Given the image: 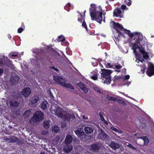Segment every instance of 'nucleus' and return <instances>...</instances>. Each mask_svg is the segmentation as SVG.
<instances>
[{"instance_id":"1","label":"nucleus","mask_w":154,"mask_h":154,"mask_svg":"<svg viewBox=\"0 0 154 154\" xmlns=\"http://www.w3.org/2000/svg\"><path fill=\"white\" fill-rule=\"evenodd\" d=\"M111 24L113 28L120 34H122L123 32L125 33L128 34L131 39L135 40L132 44V49L133 50V52L137 59L136 61L138 63H140L137 65L141 67L142 64H143V61H144V60L140 58L137 55L136 50L137 49L139 50L141 54L144 59L146 60L149 58L148 53L143 49L144 47L147 45V42L143 40V38L142 33L137 32L131 33L130 31L124 29L122 25L118 23H115L114 21H112L111 23Z\"/></svg>"},{"instance_id":"2","label":"nucleus","mask_w":154,"mask_h":154,"mask_svg":"<svg viewBox=\"0 0 154 154\" xmlns=\"http://www.w3.org/2000/svg\"><path fill=\"white\" fill-rule=\"evenodd\" d=\"M50 111L52 114L57 115L65 121L68 122L72 121L75 118V116L73 114L70 113L55 103L52 105Z\"/></svg>"},{"instance_id":"3","label":"nucleus","mask_w":154,"mask_h":154,"mask_svg":"<svg viewBox=\"0 0 154 154\" xmlns=\"http://www.w3.org/2000/svg\"><path fill=\"white\" fill-rule=\"evenodd\" d=\"M89 10L92 20H95L100 24L102 21L105 22V14L102 13V8L100 6L97 7L95 5L91 4Z\"/></svg>"},{"instance_id":"4","label":"nucleus","mask_w":154,"mask_h":154,"mask_svg":"<svg viewBox=\"0 0 154 154\" xmlns=\"http://www.w3.org/2000/svg\"><path fill=\"white\" fill-rule=\"evenodd\" d=\"M102 72L101 78L103 83L107 84H110L111 81L110 75L112 73V71L110 70L103 69L102 70Z\"/></svg>"},{"instance_id":"5","label":"nucleus","mask_w":154,"mask_h":154,"mask_svg":"<svg viewBox=\"0 0 154 154\" xmlns=\"http://www.w3.org/2000/svg\"><path fill=\"white\" fill-rule=\"evenodd\" d=\"M54 79L58 83L61 85L68 88L71 89H74V88L71 84H69L64 79L58 76H53Z\"/></svg>"},{"instance_id":"6","label":"nucleus","mask_w":154,"mask_h":154,"mask_svg":"<svg viewBox=\"0 0 154 154\" xmlns=\"http://www.w3.org/2000/svg\"><path fill=\"white\" fill-rule=\"evenodd\" d=\"M148 68L146 72V74L149 76L154 75V65L151 62H148Z\"/></svg>"},{"instance_id":"7","label":"nucleus","mask_w":154,"mask_h":154,"mask_svg":"<svg viewBox=\"0 0 154 154\" xmlns=\"http://www.w3.org/2000/svg\"><path fill=\"white\" fill-rule=\"evenodd\" d=\"M4 63L8 64V66H12V64L11 61H10L9 59L5 56H2L0 58V66H2V65L4 64Z\"/></svg>"},{"instance_id":"8","label":"nucleus","mask_w":154,"mask_h":154,"mask_svg":"<svg viewBox=\"0 0 154 154\" xmlns=\"http://www.w3.org/2000/svg\"><path fill=\"white\" fill-rule=\"evenodd\" d=\"M137 141L140 145H141L143 143L147 144L149 143L148 138L144 136L141 137H138L137 138Z\"/></svg>"},{"instance_id":"9","label":"nucleus","mask_w":154,"mask_h":154,"mask_svg":"<svg viewBox=\"0 0 154 154\" xmlns=\"http://www.w3.org/2000/svg\"><path fill=\"white\" fill-rule=\"evenodd\" d=\"M123 11H121L120 8H116L114 11L113 16L120 18L123 17Z\"/></svg>"},{"instance_id":"10","label":"nucleus","mask_w":154,"mask_h":154,"mask_svg":"<svg viewBox=\"0 0 154 154\" xmlns=\"http://www.w3.org/2000/svg\"><path fill=\"white\" fill-rule=\"evenodd\" d=\"M34 116L36 119L37 120L40 121L43 119L44 115L40 111H36Z\"/></svg>"},{"instance_id":"11","label":"nucleus","mask_w":154,"mask_h":154,"mask_svg":"<svg viewBox=\"0 0 154 154\" xmlns=\"http://www.w3.org/2000/svg\"><path fill=\"white\" fill-rule=\"evenodd\" d=\"M78 20L79 22L81 23L82 22V26L87 30V27L85 22V16H82V14L79 13V15H78Z\"/></svg>"},{"instance_id":"12","label":"nucleus","mask_w":154,"mask_h":154,"mask_svg":"<svg viewBox=\"0 0 154 154\" xmlns=\"http://www.w3.org/2000/svg\"><path fill=\"white\" fill-rule=\"evenodd\" d=\"M31 93V90L29 88H26L23 89L21 92V94L25 97H28Z\"/></svg>"},{"instance_id":"13","label":"nucleus","mask_w":154,"mask_h":154,"mask_svg":"<svg viewBox=\"0 0 154 154\" xmlns=\"http://www.w3.org/2000/svg\"><path fill=\"white\" fill-rule=\"evenodd\" d=\"M75 132L78 137H80L81 138H82L83 137H85L84 133L82 129H80L75 130Z\"/></svg>"},{"instance_id":"14","label":"nucleus","mask_w":154,"mask_h":154,"mask_svg":"<svg viewBox=\"0 0 154 154\" xmlns=\"http://www.w3.org/2000/svg\"><path fill=\"white\" fill-rule=\"evenodd\" d=\"M77 84L85 93H87L88 92V88L85 87V86L82 82H80Z\"/></svg>"},{"instance_id":"15","label":"nucleus","mask_w":154,"mask_h":154,"mask_svg":"<svg viewBox=\"0 0 154 154\" xmlns=\"http://www.w3.org/2000/svg\"><path fill=\"white\" fill-rule=\"evenodd\" d=\"M77 84L85 93H87L88 92V88L85 87V86L82 82H80Z\"/></svg>"},{"instance_id":"16","label":"nucleus","mask_w":154,"mask_h":154,"mask_svg":"<svg viewBox=\"0 0 154 154\" xmlns=\"http://www.w3.org/2000/svg\"><path fill=\"white\" fill-rule=\"evenodd\" d=\"M130 78V76L129 75H127L125 76H116L114 77V80L116 81L118 80L121 79L123 80H126L129 79Z\"/></svg>"},{"instance_id":"17","label":"nucleus","mask_w":154,"mask_h":154,"mask_svg":"<svg viewBox=\"0 0 154 154\" xmlns=\"http://www.w3.org/2000/svg\"><path fill=\"white\" fill-rule=\"evenodd\" d=\"M72 136L69 135L66 136L65 141L66 145H68L72 142Z\"/></svg>"},{"instance_id":"18","label":"nucleus","mask_w":154,"mask_h":154,"mask_svg":"<svg viewBox=\"0 0 154 154\" xmlns=\"http://www.w3.org/2000/svg\"><path fill=\"white\" fill-rule=\"evenodd\" d=\"M90 76L92 79L96 80L97 79V71H93L91 73Z\"/></svg>"},{"instance_id":"19","label":"nucleus","mask_w":154,"mask_h":154,"mask_svg":"<svg viewBox=\"0 0 154 154\" xmlns=\"http://www.w3.org/2000/svg\"><path fill=\"white\" fill-rule=\"evenodd\" d=\"M110 146L114 149L118 148L119 146L118 143L114 142H111Z\"/></svg>"},{"instance_id":"20","label":"nucleus","mask_w":154,"mask_h":154,"mask_svg":"<svg viewBox=\"0 0 154 154\" xmlns=\"http://www.w3.org/2000/svg\"><path fill=\"white\" fill-rule=\"evenodd\" d=\"M72 145L68 146H65L63 148V150L65 152L69 153L72 150Z\"/></svg>"},{"instance_id":"21","label":"nucleus","mask_w":154,"mask_h":154,"mask_svg":"<svg viewBox=\"0 0 154 154\" xmlns=\"http://www.w3.org/2000/svg\"><path fill=\"white\" fill-rule=\"evenodd\" d=\"M39 100V97L37 96L33 97L31 100L30 104H33L36 103Z\"/></svg>"},{"instance_id":"22","label":"nucleus","mask_w":154,"mask_h":154,"mask_svg":"<svg viewBox=\"0 0 154 154\" xmlns=\"http://www.w3.org/2000/svg\"><path fill=\"white\" fill-rule=\"evenodd\" d=\"M19 77L17 76H11L10 78V81L13 83H16L18 82Z\"/></svg>"},{"instance_id":"23","label":"nucleus","mask_w":154,"mask_h":154,"mask_svg":"<svg viewBox=\"0 0 154 154\" xmlns=\"http://www.w3.org/2000/svg\"><path fill=\"white\" fill-rule=\"evenodd\" d=\"M99 148L100 147L98 145L95 144L91 146V149L94 151L97 152V150L99 149Z\"/></svg>"},{"instance_id":"24","label":"nucleus","mask_w":154,"mask_h":154,"mask_svg":"<svg viewBox=\"0 0 154 154\" xmlns=\"http://www.w3.org/2000/svg\"><path fill=\"white\" fill-rule=\"evenodd\" d=\"M84 130L87 133L91 134L93 131L94 129L92 128L86 127L84 128Z\"/></svg>"},{"instance_id":"25","label":"nucleus","mask_w":154,"mask_h":154,"mask_svg":"<svg viewBox=\"0 0 154 154\" xmlns=\"http://www.w3.org/2000/svg\"><path fill=\"white\" fill-rule=\"evenodd\" d=\"M48 105L47 102L46 100L44 101L40 105L42 109H44L47 108Z\"/></svg>"},{"instance_id":"26","label":"nucleus","mask_w":154,"mask_h":154,"mask_svg":"<svg viewBox=\"0 0 154 154\" xmlns=\"http://www.w3.org/2000/svg\"><path fill=\"white\" fill-rule=\"evenodd\" d=\"M31 124L32 125H35L37 124V122H38V120H37L33 116L30 121Z\"/></svg>"},{"instance_id":"27","label":"nucleus","mask_w":154,"mask_h":154,"mask_svg":"<svg viewBox=\"0 0 154 154\" xmlns=\"http://www.w3.org/2000/svg\"><path fill=\"white\" fill-rule=\"evenodd\" d=\"M10 104L11 106H16L18 105L19 103L13 100L10 101Z\"/></svg>"},{"instance_id":"28","label":"nucleus","mask_w":154,"mask_h":154,"mask_svg":"<svg viewBox=\"0 0 154 154\" xmlns=\"http://www.w3.org/2000/svg\"><path fill=\"white\" fill-rule=\"evenodd\" d=\"M17 56L20 57L21 56V55L18 54L17 53H10L9 54V57L11 59H14V57H16Z\"/></svg>"},{"instance_id":"29","label":"nucleus","mask_w":154,"mask_h":154,"mask_svg":"<svg viewBox=\"0 0 154 154\" xmlns=\"http://www.w3.org/2000/svg\"><path fill=\"white\" fill-rule=\"evenodd\" d=\"M43 126L45 128L48 129L50 126V123L49 121H45L43 122Z\"/></svg>"},{"instance_id":"30","label":"nucleus","mask_w":154,"mask_h":154,"mask_svg":"<svg viewBox=\"0 0 154 154\" xmlns=\"http://www.w3.org/2000/svg\"><path fill=\"white\" fill-rule=\"evenodd\" d=\"M65 40V38L63 35H61L59 36L57 39V40L58 42H63Z\"/></svg>"},{"instance_id":"31","label":"nucleus","mask_w":154,"mask_h":154,"mask_svg":"<svg viewBox=\"0 0 154 154\" xmlns=\"http://www.w3.org/2000/svg\"><path fill=\"white\" fill-rule=\"evenodd\" d=\"M59 130V129L58 126L56 125H55L52 128V131L53 132L56 133L58 132Z\"/></svg>"},{"instance_id":"32","label":"nucleus","mask_w":154,"mask_h":154,"mask_svg":"<svg viewBox=\"0 0 154 154\" xmlns=\"http://www.w3.org/2000/svg\"><path fill=\"white\" fill-rule=\"evenodd\" d=\"M31 113V111L29 110H27L26 111L23 115L24 117L25 118L28 117L29 116Z\"/></svg>"},{"instance_id":"33","label":"nucleus","mask_w":154,"mask_h":154,"mask_svg":"<svg viewBox=\"0 0 154 154\" xmlns=\"http://www.w3.org/2000/svg\"><path fill=\"white\" fill-rule=\"evenodd\" d=\"M93 88L97 92H99V93H102V90L98 86H95L93 87Z\"/></svg>"},{"instance_id":"34","label":"nucleus","mask_w":154,"mask_h":154,"mask_svg":"<svg viewBox=\"0 0 154 154\" xmlns=\"http://www.w3.org/2000/svg\"><path fill=\"white\" fill-rule=\"evenodd\" d=\"M122 1L128 6H130L131 4V0H123Z\"/></svg>"},{"instance_id":"35","label":"nucleus","mask_w":154,"mask_h":154,"mask_svg":"<svg viewBox=\"0 0 154 154\" xmlns=\"http://www.w3.org/2000/svg\"><path fill=\"white\" fill-rule=\"evenodd\" d=\"M99 115H100V119H101V120H102V121L105 124H107V123H108L105 120L104 117L102 116V115L101 113H100L99 114Z\"/></svg>"},{"instance_id":"36","label":"nucleus","mask_w":154,"mask_h":154,"mask_svg":"<svg viewBox=\"0 0 154 154\" xmlns=\"http://www.w3.org/2000/svg\"><path fill=\"white\" fill-rule=\"evenodd\" d=\"M6 107L2 105H0V112L2 113L5 111Z\"/></svg>"},{"instance_id":"37","label":"nucleus","mask_w":154,"mask_h":154,"mask_svg":"<svg viewBox=\"0 0 154 154\" xmlns=\"http://www.w3.org/2000/svg\"><path fill=\"white\" fill-rule=\"evenodd\" d=\"M71 7V5L69 3H68L64 7V9L67 11H69L70 10V7Z\"/></svg>"},{"instance_id":"38","label":"nucleus","mask_w":154,"mask_h":154,"mask_svg":"<svg viewBox=\"0 0 154 154\" xmlns=\"http://www.w3.org/2000/svg\"><path fill=\"white\" fill-rule=\"evenodd\" d=\"M59 137L58 136H57L54 139V140L53 141V143L54 144H56L59 142Z\"/></svg>"},{"instance_id":"39","label":"nucleus","mask_w":154,"mask_h":154,"mask_svg":"<svg viewBox=\"0 0 154 154\" xmlns=\"http://www.w3.org/2000/svg\"><path fill=\"white\" fill-rule=\"evenodd\" d=\"M108 99L113 101H117V99L112 97H108Z\"/></svg>"},{"instance_id":"40","label":"nucleus","mask_w":154,"mask_h":154,"mask_svg":"<svg viewBox=\"0 0 154 154\" xmlns=\"http://www.w3.org/2000/svg\"><path fill=\"white\" fill-rule=\"evenodd\" d=\"M146 67L145 65H143V69H141V72L142 73H144L145 72V70L146 69Z\"/></svg>"},{"instance_id":"41","label":"nucleus","mask_w":154,"mask_h":154,"mask_svg":"<svg viewBox=\"0 0 154 154\" xmlns=\"http://www.w3.org/2000/svg\"><path fill=\"white\" fill-rule=\"evenodd\" d=\"M23 30V29L22 28H19L18 29L17 32L19 33H20L22 32Z\"/></svg>"},{"instance_id":"42","label":"nucleus","mask_w":154,"mask_h":154,"mask_svg":"<svg viewBox=\"0 0 154 154\" xmlns=\"http://www.w3.org/2000/svg\"><path fill=\"white\" fill-rule=\"evenodd\" d=\"M106 65L107 67L110 68H112V66L110 63H107Z\"/></svg>"},{"instance_id":"43","label":"nucleus","mask_w":154,"mask_h":154,"mask_svg":"<svg viewBox=\"0 0 154 154\" xmlns=\"http://www.w3.org/2000/svg\"><path fill=\"white\" fill-rule=\"evenodd\" d=\"M127 8L126 6L125 5H122L121 6V8L122 10H125Z\"/></svg>"},{"instance_id":"44","label":"nucleus","mask_w":154,"mask_h":154,"mask_svg":"<svg viewBox=\"0 0 154 154\" xmlns=\"http://www.w3.org/2000/svg\"><path fill=\"white\" fill-rule=\"evenodd\" d=\"M111 129L116 132H118V130L114 127H111Z\"/></svg>"},{"instance_id":"45","label":"nucleus","mask_w":154,"mask_h":154,"mask_svg":"<svg viewBox=\"0 0 154 154\" xmlns=\"http://www.w3.org/2000/svg\"><path fill=\"white\" fill-rule=\"evenodd\" d=\"M116 68L119 69L122 68V66L120 65H116L115 66Z\"/></svg>"},{"instance_id":"46","label":"nucleus","mask_w":154,"mask_h":154,"mask_svg":"<svg viewBox=\"0 0 154 154\" xmlns=\"http://www.w3.org/2000/svg\"><path fill=\"white\" fill-rule=\"evenodd\" d=\"M129 146H130V148H131L133 149H134V150H137V148L136 147H135L132 146L131 145H129Z\"/></svg>"},{"instance_id":"47","label":"nucleus","mask_w":154,"mask_h":154,"mask_svg":"<svg viewBox=\"0 0 154 154\" xmlns=\"http://www.w3.org/2000/svg\"><path fill=\"white\" fill-rule=\"evenodd\" d=\"M125 144L126 146H127V147H128L129 148H130V146H129V145H131V144H130L128 142L126 143H125Z\"/></svg>"},{"instance_id":"48","label":"nucleus","mask_w":154,"mask_h":154,"mask_svg":"<svg viewBox=\"0 0 154 154\" xmlns=\"http://www.w3.org/2000/svg\"><path fill=\"white\" fill-rule=\"evenodd\" d=\"M3 72V70L0 69V76Z\"/></svg>"},{"instance_id":"49","label":"nucleus","mask_w":154,"mask_h":154,"mask_svg":"<svg viewBox=\"0 0 154 154\" xmlns=\"http://www.w3.org/2000/svg\"><path fill=\"white\" fill-rule=\"evenodd\" d=\"M48 133V132L45 131H42V134L43 135L46 134Z\"/></svg>"},{"instance_id":"50","label":"nucleus","mask_w":154,"mask_h":154,"mask_svg":"<svg viewBox=\"0 0 154 154\" xmlns=\"http://www.w3.org/2000/svg\"><path fill=\"white\" fill-rule=\"evenodd\" d=\"M82 118H83L84 119H88V118L87 117H86L85 116H82Z\"/></svg>"},{"instance_id":"51","label":"nucleus","mask_w":154,"mask_h":154,"mask_svg":"<svg viewBox=\"0 0 154 154\" xmlns=\"http://www.w3.org/2000/svg\"><path fill=\"white\" fill-rule=\"evenodd\" d=\"M103 137H105V138H107L108 137L107 135L105 134H103Z\"/></svg>"},{"instance_id":"52","label":"nucleus","mask_w":154,"mask_h":154,"mask_svg":"<svg viewBox=\"0 0 154 154\" xmlns=\"http://www.w3.org/2000/svg\"><path fill=\"white\" fill-rule=\"evenodd\" d=\"M14 138H15L14 137H12L11 138V139H13ZM10 141V142H14V141L13 140H11Z\"/></svg>"},{"instance_id":"53","label":"nucleus","mask_w":154,"mask_h":154,"mask_svg":"<svg viewBox=\"0 0 154 154\" xmlns=\"http://www.w3.org/2000/svg\"><path fill=\"white\" fill-rule=\"evenodd\" d=\"M8 38L9 39H11V35H10V34H8Z\"/></svg>"},{"instance_id":"54","label":"nucleus","mask_w":154,"mask_h":154,"mask_svg":"<svg viewBox=\"0 0 154 154\" xmlns=\"http://www.w3.org/2000/svg\"><path fill=\"white\" fill-rule=\"evenodd\" d=\"M50 68L51 69H55V67L53 66L50 67Z\"/></svg>"},{"instance_id":"55","label":"nucleus","mask_w":154,"mask_h":154,"mask_svg":"<svg viewBox=\"0 0 154 154\" xmlns=\"http://www.w3.org/2000/svg\"><path fill=\"white\" fill-rule=\"evenodd\" d=\"M126 71V69H123V71L125 73Z\"/></svg>"},{"instance_id":"56","label":"nucleus","mask_w":154,"mask_h":154,"mask_svg":"<svg viewBox=\"0 0 154 154\" xmlns=\"http://www.w3.org/2000/svg\"><path fill=\"white\" fill-rule=\"evenodd\" d=\"M86 10H85V11H84V15L83 16L82 15V17H83V16H85V13H86Z\"/></svg>"},{"instance_id":"57","label":"nucleus","mask_w":154,"mask_h":154,"mask_svg":"<svg viewBox=\"0 0 154 154\" xmlns=\"http://www.w3.org/2000/svg\"><path fill=\"white\" fill-rule=\"evenodd\" d=\"M56 71H58V70L57 69L55 68V69H54Z\"/></svg>"},{"instance_id":"58","label":"nucleus","mask_w":154,"mask_h":154,"mask_svg":"<svg viewBox=\"0 0 154 154\" xmlns=\"http://www.w3.org/2000/svg\"><path fill=\"white\" fill-rule=\"evenodd\" d=\"M118 132H119L120 133H122V132L121 131H119V130H118Z\"/></svg>"},{"instance_id":"59","label":"nucleus","mask_w":154,"mask_h":154,"mask_svg":"<svg viewBox=\"0 0 154 154\" xmlns=\"http://www.w3.org/2000/svg\"><path fill=\"white\" fill-rule=\"evenodd\" d=\"M115 71H116V72H120V70L119 69H118V70H115Z\"/></svg>"},{"instance_id":"60","label":"nucleus","mask_w":154,"mask_h":154,"mask_svg":"<svg viewBox=\"0 0 154 154\" xmlns=\"http://www.w3.org/2000/svg\"><path fill=\"white\" fill-rule=\"evenodd\" d=\"M130 83H130V82H128V86L130 84Z\"/></svg>"},{"instance_id":"61","label":"nucleus","mask_w":154,"mask_h":154,"mask_svg":"<svg viewBox=\"0 0 154 154\" xmlns=\"http://www.w3.org/2000/svg\"><path fill=\"white\" fill-rule=\"evenodd\" d=\"M40 154H45V153L44 152H41Z\"/></svg>"},{"instance_id":"62","label":"nucleus","mask_w":154,"mask_h":154,"mask_svg":"<svg viewBox=\"0 0 154 154\" xmlns=\"http://www.w3.org/2000/svg\"><path fill=\"white\" fill-rule=\"evenodd\" d=\"M6 141H8V140H9V139H6Z\"/></svg>"},{"instance_id":"63","label":"nucleus","mask_w":154,"mask_h":154,"mask_svg":"<svg viewBox=\"0 0 154 154\" xmlns=\"http://www.w3.org/2000/svg\"><path fill=\"white\" fill-rule=\"evenodd\" d=\"M21 55H23V52H21Z\"/></svg>"},{"instance_id":"64","label":"nucleus","mask_w":154,"mask_h":154,"mask_svg":"<svg viewBox=\"0 0 154 154\" xmlns=\"http://www.w3.org/2000/svg\"><path fill=\"white\" fill-rule=\"evenodd\" d=\"M32 52L33 53H35V52L34 51V50H33Z\"/></svg>"}]
</instances>
